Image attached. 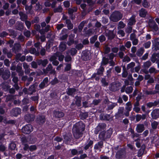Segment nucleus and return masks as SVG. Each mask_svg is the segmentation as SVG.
Wrapping results in <instances>:
<instances>
[{"label":"nucleus","mask_w":159,"mask_h":159,"mask_svg":"<svg viewBox=\"0 0 159 159\" xmlns=\"http://www.w3.org/2000/svg\"><path fill=\"white\" fill-rule=\"evenodd\" d=\"M142 4V6L145 8H148L150 6V3L147 0H143Z\"/></svg>","instance_id":"58836bf2"},{"label":"nucleus","mask_w":159,"mask_h":159,"mask_svg":"<svg viewBox=\"0 0 159 159\" xmlns=\"http://www.w3.org/2000/svg\"><path fill=\"white\" fill-rule=\"evenodd\" d=\"M64 115L63 112L58 110H55L53 111V116L56 118H60Z\"/></svg>","instance_id":"ddd939ff"},{"label":"nucleus","mask_w":159,"mask_h":159,"mask_svg":"<svg viewBox=\"0 0 159 159\" xmlns=\"http://www.w3.org/2000/svg\"><path fill=\"white\" fill-rule=\"evenodd\" d=\"M21 45L20 43H15L12 48L13 51L15 52H19L20 50Z\"/></svg>","instance_id":"5701e85b"},{"label":"nucleus","mask_w":159,"mask_h":159,"mask_svg":"<svg viewBox=\"0 0 159 159\" xmlns=\"http://www.w3.org/2000/svg\"><path fill=\"white\" fill-rule=\"evenodd\" d=\"M39 17L38 16H36L34 17V20L31 21V23L33 24L34 23H38L39 22Z\"/></svg>","instance_id":"774afa93"},{"label":"nucleus","mask_w":159,"mask_h":159,"mask_svg":"<svg viewBox=\"0 0 159 159\" xmlns=\"http://www.w3.org/2000/svg\"><path fill=\"white\" fill-rule=\"evenodd\" d=\"M23 150L24 151L26 152L29 151L30 146L27 143L22 144Z\"/></svg>","instance_id":"37998d69"},{"label":"nucleus","mask_w":159,"mask_h":159,"mask_svg":"<svg viewBox=\"0 0 159 159\" xmlns=\"http://www.w3.org/2000/svg\"><path fill=\"white\" fill-rule=\"evenodd\" d=\"M93 141L89 138L85 141L84 145V151L86 152L87 150L91 151L93 147Z\"/></svg>","instance_id":"39448f33"},{"label":"nucleus","mask_w":159,"mask_h":159,"mask_svg":"<svg viewBox=\"0 0 159 159\" xmlns=\"http://www.w3.org/2000/svg\"><path fill=\"white\" fill-rule=\"evenodd\" d=\"M144 52V49L143 48H141L139 49L136 52L137 55L139 57H141Z\"/></svg>","instance_id":"f704fd0d"},{"label":"nucleus","mask_w":159,"mask_h":159,"mask_svg":"<svg viewBox=\"0 0 159 159\" xmlns=\"http://www.w3.org/2000/svg\"><path fill=\"white\" fill-rule=\"evenodd\" d=\"M151 65L150 61H148L144 63V66L145 68L148 69Z\"/></svg>","instance_id":"603ef678"},{"label":"nucleus","mask_w":159,"mask_h":159,"mask_svg":"<svg viewBox=\"0 0 159 159\" xmlns=\"http://www.w3.org/2000/svg\"><path fill=\"white\" fill-rule=\"evenodd\" d=\"M99 40L101 43H102L105 41L106 40V37L103 34L101 35L98 37Z\"/></svg>","instance_id":"bf43d9fd"},{"label":"nucleus","mask_w":159,"mask_h":159,"mask_svg":"<svg viewBox=\"0 0 159 159\" xmlns=\"http://www.w3.org/2000/svg\"><path fill=\"white\" fill-rule=\"evenodd\" d=\"M15 26L16 29L18 30L22 31L23 30V24L21 22H17Z\"/></svg>","instance_id":"b1692460"},{"label":"nucleus","mask_w":159,"mask_h":159,"mask_svg":"<svg viewBox=\"0 0 159 159\" xmlns=\"http://www.w3.org/2000/svg\"><path fill=\"white\" fill-rule=\"evenodd\" d=\"M75 43V40L74 39H71L70 38H69L68 41L67 42V45L70 46L73 44Z\"/></svg>","instance_id":"864d4df0"},{"label":"nucleus","mask_w":159,"mask_h":159,"mask_svg":"<svg viewBox=\"0 0 159 159\" xmlns=\"http://www.w3.org/2000/svg\"><path fill=\"white\" fill-rule=\"evenodd\" d=\"M103 146V141L100 140V141L96 143L94 147V149L95 150H98L102 148Z\"/></svg>","instance_id":"f3484780"},{"label":"nucleus","mask_w":159,"mask_h":159,"mask_svg":"<svg viewBox=\"0 0 159 159\" xmlns=\"http://www.w3.org/2000/svg\"><path fill=\"white\" fill-rule=\"evenodd\" d=\"M151 126L153 129H156L158 124V123L155 121H154L153 122L151 123Z\"/></svg>","instance_id":"3c124183"},{"label":"nucleus","mask_w":159,"mask_h":159,"mask_svg":"<svg viewBox=\"0 0 159 159\" xmlns=\"http://www.w3.org/2000/svg\"><path fill=\"white\" fill-rule=\"evenodd\" d=\"M21 54H19L16 56V61L18 62L19 61H21L22 62L24 61L25 59V56H22L20 57Z\"/></svg>","instance_id":"c85d7f7f"},{"label":"nucleus","mask_w":159,"mask_h":159,"mask_svg":"<svg viewBox=\"0 0 159 159\" xmlns=\"http://www.w3.org/2000/svg\"><path fill=\"white\" fill-rule=\"evenodd\" d=\"M48 63V61L47 59L42 60L41 59H37L36 61H33L30 63L32 68L37 69L38 66L41 65L43 67H45Z\"/></svg>","instance_id":"7ed1b4c3"},{"label":"nucleus","mask_w":159,"mask_h":159,"mask_svg":"<svg viewBox=\"0 0 159 159\" xmlns=\"http://www.w3.org/2000/svg\"><path fill=\"white\" fill-rule=\"evenodd\" d=\"M9 77V70H6L2 75V77L4 80L8 78Z\"/></svg>","instance_id":"2f4dec72"},{"label":"nucleus","mask_w":159,"mask_h":159,"mask_svg":"<svg viewBox=\"0 0 159 159\" xmlns=\"http://www.w3.org/2000/svg\"><path fill=\"white\" fill-rule=\"evenodd\" d=\"M88 116L87 112L82 113L80 115V119L82 120H84L88 117Z\"/></svg>","instance_id":"a19ab883"},{"label":"nucleus","mask_w":159,"mask_h":159,"mask_svg":"<svg viewBox=\"0 0 159 159\" xmlns=\"http://www.w3.org/2000/svg\"><path fill=\"white\" fill-rule=\"evenodd\" d=\"M149 26L150 28L153 29L155 31H157L158 29L157 25L154 21L153 22L152 25H149Z\"/></svg>","instance_id":"72a5a7b5"},{"label":"nucleus","mask_w":159,"mask_h":159,"mask_svg":"<svg viewBox=\"0 0 159 159\" xmlns=\"http://www.w3.org/2000/svg\"><path fill=\"white\" fill-rule=\"evenodd\" d=\"M106 36L108 37L109 39L112 40L115 37V35L114 33V30H109L107 33H106Z\"/></svg>","instance_id":"a211bd4d"},{"label":"nucleus","mask_w":159,"mask_h":159,"mask_svg":"<svg viewBox=\"0 0 159 159\" xmlns=\"http://www.w3.org/2000/svg\"><path fill=\"white\" fill-rule=\"evenodd\" d=\"M29 93L30 95L32 94L33 93L36 92L35 86L34 84L31 85L29 87Z\"/></svg>","instance_id":"c756f323"},{"label":"nucleus","mask_w":159,"mask_h":159,"mask_svg":"<svg viewBox=\"0 0 159 159\" xmlns=\"http://www.w3.org/2000/svg\"><path fill=\"white\" fill-rule=\"evenodd\" d=\"M81 58L83 60L87 61L90 60L89 54L88 51L85 50L82 52Z\"/></svg>","instance_id":"4468645a"},{"label":"nucleus","mask_w":159,"mask_h":159,"mask_svg":"<svg viewBox=\"0 0 159 159\" xmlns=\"http://www.w3.org/2000/svg\"><path fill=\"white\" fill-rule=\"evenodd\" d=\"M71 151V154L73 156L75 155H79L78 152V150L76 149H73L70 150Z\"/></svg>","instance_id":"052dcab7"},{"label":"nucleus","mask_w":159,"mask_h":159,"mask_svg":"<svg viewBox=\"0 0 159 159\" xmlns=\"http://www.w3.org/2000/svg\"><path fill=\"white\" fill-rule=\"evenodd\" d=\"M125 24L122 21H121L119 22L118 27L119 29H123L125 27Z\"/></svg>","instance_id":"8fccbe9b"},{"label":"nucleus","mask_w":159,"mask_h":159,"mask_svg":"<svg viewBox=\"0 0 159 159\" xmlns=\"http://www.w3.org/2000/svg\"><path fill=\"white\" fill-rule=\"evenodd\" d=\"M132 108V104L130 102H128L126 104L125 109L126 110L131 111Z\"/></svg>","instance_id":"c9c22d12"},{"label":"nucleus","mask_w":159,"mask_h":159,"mask_svg":"<svg viewBox=\"0 0 159 159\" xmlns=\"http://www.w3.org/2000/svg\"><path fill=\"white\" fill-rule=\"evenodd\" d=\"M109 59L108 58L105 57H103L102 59V61L101 63V66H104L107 65L109 63Z\"/></svg>","instance_id":"a878e982"},{"label":"nucleus","mask_w":159,"mask_h":159,"mask_svg":"<svg viewBox=\"0 0 159 159\" xmlns=\"http://www.w3.org/2000/svg\"><path fill=\"white\" fill-rule=\"evenodd\" d=\"M106 126V124L104 123H99L95 129L94 133L97 134L101 132V131H104V129Z\"/></svg>","instance_id":"1a4fd4ad"},{"label":"nucleus","mask_w":159,"mask_h":159,"mask_svg":"<svg viewBox=\"0 0 159 159\" xmlns=\"http://www.w3.org/2000/svg\"><path fill=\"white\" fill-rule=\"evenodd\" d=\"M139 16L142 18L145 17L148 14V11L145 9L142 8L139 10Z\"/></svg>","instance_id":"6ab92c4d"},{"label":"nucleus","mask_w":159,"mask_h":159,"mask_svg":"<svg viewBox=\"0 0 159 159\" xmlns=\"http://www.w3.org/2000/svg\"><path fill=\"white\" fill-rule=\"evenodd\" d=\"M101 102V100L100 99H94L92 102V104L95 106H97L98 104Z\"/></svg>","instance_id":"13d9d810"},{"label":"nucleus","mask_w":159,"mask_h":159,"mask_svg":"<svg viewBox=\"0 0 159 159\" xmlns=\"http://www.w3.org/2000/svg\"><path fill=\"white\" fill-rule=\"evenodd\" d=\"M58 82V80L57 79L56 77H55L50 82V84H51V85H54L56 84H57Z\"/></svg>","instance_id":"5fc2aeb1"},{"label":"nucleus","mask_w":159,"mask_h":159,"mask_svg":"<svg viewBox=\"0 0 159 159\" xmlns=\"http://www.w3.org/2000/svg\"><path fill=\"white\" fill-rule=\"evenodd\" d=\"M21 109L19 107H15L11 111V116H17L20 114Z\"/></svg>","instance_id":"9b49d317"},{"label":"nucleus","mask_w":159,"mask_h":159,"mask_svg":"<svg viewBox=\"0 0 159 159\" xmlns=\"http://www.w3.org/2000/svg\"><path fill=\"white\" fill-rule=\"evenodd\" d=\"M76 91L77 90L76 89L68 87L67 88L66 93L68 95L72 96Z\"/></svg>","instance_id":"aec40b11"},{"label":"nucleus","mask_w":159,"mask_h":159,"mask_svg":"<svg viewBox=\"0 0 159 159\" xmlns=\"http://www.w3.org/2000/svg\"><path fill=\"white\" fill-rule=\"evenodd\" d=\"M52 68V66L51 64H49L45 70H43L45 73H48L50 70H51Z\"/></svg>","instance_id":"49530a36"},{"label":"nucleus","mask_w":159,"mask_h":159,"mask_svg":"<svg viewBox=\"0 0 159 159\" xmlns=\"http://www.w3.org/2000/svg\"><path fill=\"white\" fill-rule=\"evenodd\" d=\"M135 65V63L134 62H132L127 65V69H129L133 67Z\"/></svg>","instance_id":"338daca9"},{"label":"nucleus","mask_w":159,"mask_h":159,"mask_svg":"<svg viewBox=\"0 0 159 159\" xmlns=\"http://www.w3.org/2000/svg\"><path fill=\"white\" fill-rule=\"evenodd\" d=\"M66 44L63 43H61L59 45V49L60 50L64 51L66 48Z\"/></svg>","instance_id":"09e8293b"},{"label":"nucleus","mask_w":159,"mask_h":159,"mask_svg":"<svg viewBox=\"0 0 159 159\" xmlns=\"http://www.w3.org/2000/svg\"><path fill=\"white\" fill-rule=\"evenodd\" d=\"M123 17V14L119 11H113L109 17L110 20L113 22H117Z\"/></svg>","instance_id":"20e7f679"},{"label":"nucleus","mask_w":159,"mask_h":159,"mask_svg":"<svg viewBox=\"0 0 159 159\" xmlns=\"http://www.w3.org/2000/svg\"><path fill=\"white\" fill-rule=\"evenodd\" d=\"M77 105L75 104L74 101L72 102L70 106V108L72 110H76L77 108Z\"/></svg>","instance_id":"c03bdc74"},{"label":"nucleus","mask_w":159,"mask_h":159,"mask_svg":"<svg viewBox=\"0 0 159 159\" xmlns=\"http://www.w3.org/2000/svg\"><path fill=\"white\" fill-rule=\"evenodd\" d=\"M71 69V64H67L66 65V66L65 67L64 70L65 71H69Z\"/></svg>","instance_id":"69168bd1"},{"label":"nucleus","mask_w":159,"mask_h":159,"mask_svg":"<svg viewBox=\"0 0 159 159\" xmlns=\"http://www.w3.org/2000/svg\"><path fill=\"white\" fill-rule=\"evenodd\" d=\"M151 115L152 119L153 120L159 118V109L156 108L153 110L151 113Z\"/></svg>","instance_id":"f8f14e48"},{"label":"nucleus","mask_w":159,"mask_h":159,"mask_svg":"<svg viewBox=\"0 0 159 159\" xmlns=\"http://www.w3.org/2000/svg\"><path fill=\"white\" fill-rule=\"evenodd\" d=\"M101 82L103 86L105 87L108 85V83L107 82L105 78H102L101 79Z\"/></svg>","instance_id":"6e6d98bb"},{"label":"nucleus","mask_w":159,"mask_h":159,"mask_svg":"<svg viewBox=\"0 0 159 159\" xmlns=\"http://www.w3.org/2000/svg\"><path fill=\"white\" fill-rule=\"evenodd\" d=\"M87 22L88 21L85 20H83L81 22L78 26V30L79 32L82 31L85 24H87Z\"/></svg>","instance_id":"bb28decb"},{"label":"nucleus","mask_w":159,"mask_h":159,"mask_svg":"<svg viewBox=\"0 0 159 159\" xmlns=\"http://www.w3.org/2000/svg\"><path fill=\"white\" fill-rule=\"evenodd\" d=\"M146 105L149 108H151L153 106L156 107L155 101L153 102H148V103H147Z\"/></svg>","instance_id":"680f3d73"},{"label":"nucleus","mask_w":159,"mask_h":159,"mask_svg":"<svg viewBox=\"0 0 159 159\" xmlns=\"http://www.w3.org/2000/svg\"><path fill=\"white\" fill-rule=\"evenodd\" d=\"M152 49L153 51H157L159 50V39L158 38L152 40Z\"/></svg>","instance_id":"9d476101"},{"label":"nucleus","mask_w":159,"mask_h":159,"mask_svg":"<svg viewBox=\"0 0 159 159\" xmlns=\"http://www.w3.org/2000/svg\"><path fill=\"white\" fill-rule=\"evenodd\" d=\"M33 130L32 126L30 124L26 125L23 126L21 129L22 132L25 134H30Z\"/></svg>","instance_id":"6e6552de"},{"label":"nucleus","mask_w":159,"mask_h":159,"mask_svg":"<svg viewBox=\"0 0 159 159\" xmlns=\"http://www.w3.org/2000/svg\"><path fill=\"white\" fill-rule=\"evenodd\" d=\"M77 51L76 49L75 48H71L70 50V55L72 56H75L77 53Z\"/></svg>","instance_id":"a18cd8bd"},{"label":"nucleus","mask_w":159,"mask_h":159,"mask_svg":"<svg viewBox=\"0 0 159 159\" xmlns=\"http://www.w3.org/2000/svg\"><path fill=\"white\" fill-rule=\"evenodd\" d=\"M46 120V116L44 114H40L37 116L36 121L37 123L39 125H43Z\"/></svg>","instance_id":"0eeeda50"},{"label":"nucleus","mask_w":159,"mask_h":159,"mask_svg":"<svg viewBox=\"0 0 159 159\" xmlns=\"http://www.w3.org/2000/svg\"><path fill=\"white\" fill-rule=\"evenodd\" d=\"M85 129V125L83 122L76 123L72 128V133L74 138L78 139L82 137Z\"/></svg>","instance_id":"f257e3e1"},{"label":"nucleus","mask_w":159,"mask_h":159,"mask_svg":"<svg viewBox=\"0 0 159 159\" xmlns=\"http://www.w3.org/2000/svg\"><path fill=\"white\" fill-rule=\"evenodd\" d=\"M97 74L98 75H103L104 71V67L100 65L98 69H97Z\"/></svg>","instance_id":"cd10ccee"},{"label":"nucleus","mask_w":159,"mask_h":159,"mask_svg":"<svg viewBox=\"0 0 159 159\" xmlns=\"http://www.w3.org/2000/svg\"><path fill=\"white\" fill-rule=\"evenodd\" d=\"M63 8L61 5H59L57 8H55L53 9V11L54 13L61 12L63 11Z\"/></svg>","instance_id":"4c0bfd02"},{"label":"nucleus","mask_w":159,"mask_h":159,"mask_svg":"<svg viewBox=\"0 0 159 159\" xmlns=\"http://www.w3.org/2000/svg\"><path fill=\"white\" fill-rule=\"evenodd\" d=\"M77 150H78V152L79 155L82 154L84 153V147L83 146L79 147L78 148Z\"/></svg>","instance_id":"ea45409f"},{"label":"nucleus","mask_w":159,"mask_h":159,"mask_svg":"<svg viewBox=\"0 0 159 159\" xmlns=\"http://www.w3.org/2000/svg\"><path fill=\"white\" fill-rule=\"evenodd\" d=\"M126 152L124 148H120L116 152L115 155L116 159H123L125 156Z\"/></svg>","instance_id":"423d86ee"},{"label":"nucleus","mask_w":159,"mask_h":159,"mask_svg":"<svg viewBox=\"0 0 159 159\" xmlns=\"http://www.w3.org/2000/svg\"><path fill=\"white\" fill-rule=\"evenodd\" d=\"M22 64L20 63H19L16 66V71L17 72H19L22 70Z\"/></svg>","instance_id":"4d7b16f0"},{"label":"nucleus","mask_w":159,"mask_h":159,"mask_svg":"<svg viewBox=\"0 0 159 159\" xmlns=\"http://www.w3.org/2000/svg\"><path fill=\"white\" fill-rule=\"evenodd\" d=\"M35 116L34 115L26 114L24 117L25 120L27 122H30L34 120Z\"/></svg>","instance_id":"2eb2a0df"},{"label":"nucleus","mask_w":159,"mask_h":159,"mask_svg":"<svg viewBox=\"0 0 159 159\" xmlns=\"http://www.w3.org/2000/svg\"><path fill=\"white\" fill-rule=\"evenodd\" d=\"M98 39V36L96 35H94L92 36L90 39V42L91 44H93Z\"/></svg>","instance_id":"e433bc0d"},{"label":"nucleus","mask_w":159,"mask_h":159,"mask_svg":"<svg viewBox=\"0 0 159 159\" xmlns=\"http://www.w3.org/2000/svg\"><path fill=\"white\" fill-rule=\"evenodd\" d=\"M75 102L77 105V107H79L81 106L82 98L80 96L76 95L75 97Z\"/></svg>","instance_id":"4be33fe9"},{"label":"nucleus","mask_w":159,"mask_h":159,"mask_svg":"<svg viewBox=\"0 0 159 159\" xmlns=\"http://www.w3.org/2000/svg\"><path fill=\"white\" fill-rule=\"evenodd\" d=\"M116 105H117V103L112 102L111 104H109L108 105L107 110H112Z\"/></svg>","instance_id":"79ce46f5"},{"label":"nucleus","mask_w":159,"mask_h":159,"mask_svg":"<svg viewBox=\"0 0 159 159\" xmlns=\"http://www.w3.org/2000/svg\"><path fill=\"white\" fill-rule=\"evenodd\" d=\"M136 22L135 19L134 17H131L129 19V21L128 25L130 26H132L134 25Z\"/></svg>","instance_id":"473e14b6"},{"label":"nucleus","mask_w":159,"mask_h":159,"mask_svg":"<svg viewBox=\"0 0 159 159\" xmlns=\"http://www.w3.org/2000/svg\"><path fill=\"white\" fill-rule=\"evenodd\" d=\"M64 142L66 143H70L72 138V135L71 134H66L63 135Z\"/></svg>","instance_id":"dca6fc26"},{"label":"nucleus","mask_w":159,"mask_h":159,"mask_svg":"<svg viewBox=\"0 0 159 159\" xmlns=\"http://www.w3.org/2000/svg\"><path fill=\"white\" fill-rule=\"evenodd\" d=\"M37 149V147L35 145H31L29 147V151L31 152H33Z\"/></svg>","instance_id":"0e129e2a"},{"label":"nucleus","mask_w":159,"mask_h":159,"mask_svg":"<svg viewBox=\"0 0 159 159\" xmlns=\"http://www.w3.org/2000/svg\"><path fill=\"white\" fill-rule=\"evenodd\" d=\"M72 60V58L70 56L67 55L65 57V61L66 62H69Z\"/></svg>","instance_id":"e2e57ef3"},{"label":"nucleus","mask_w":159,"mask_h":159,"mask_svg":"<svg viewBox=\"0 0 159 159\" xmlns=\"http://www.w3.org/2000/svg\"><path fill=\"white\" fill-rule=\"evenodd\" d=\"M101 119L104 120L109 121L110 119V116L109 114H103L101 116Z\"/></svg>","instance_id":"7c9ffc66"},{"label":"nucleus","mask_w":159,"mask_h":159,"mask_svg":"<svg viewBox=\"0 0 159 159\" xmlns=\"http://www.w3.org/2000/svg\"><path fill=\"white\" fill-rule=\"evenodd\" d=\"M78 8L76 7H74L73 8H69L68 9V14L70 15L72 17L73 16V14L75 12H76L77 11ZM71 19L73 20L72 17Z\"/></svg>","instance_id":"393cba45"},{"label":"nucleus","mask_w":159,"mask_h":159,"mask_svg":"<svg viewBox=\"0 0 159 159\" xmlns=\"http://www.w3.org/2000/svg\"><path fill=\"white\" fill-rule=\"evenodd\" d=\"M113 132L112 129L110 128L107 131H103L99 133L98 138L100 140L106 141L111 138Z\"/></svg>","instance_id":"f03ea898"},{"label":"nucleus","mask_w":159,"mask_h":159,"mask_svg":"<svg viewBox=\"0 0 159 159\" xmlns=\"http://www.w3.org/2000/svg\"><path fill=\"white\" fill-rule=\"evenodd\" d=\"M144 129V125L143 124H138L136 128V130L139 133H142Z\"/></svg>","instance_id":"412c9836"},{"label":"nucleus","mask_w":159,"mask_h":159,"mask_svg":"<svg viewBox=\"0 0 159 159\" xmlns=\"http://www.w3.org/2000/svg\"><path fill=\"white\" fill-rule=\"evenodd\" d=\"M133 90V88L131 86L127 87L125 90V92L127 94L131 93Z\"/></svg>","instance_id":"de8ad7c7"}]
</instances>
